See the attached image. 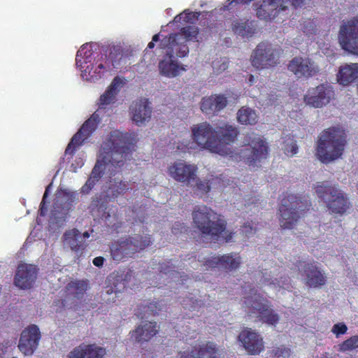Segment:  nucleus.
<instances>
[{"instance_id":"1","label":"nucleus","mask_w":358,"mask_h":358,"mask_svg":"<svg viewBox=\"0 0 358 358\" xmlns=\"http://www.w3.org/2000/svg\"><path fill=\"white\" fill-rule=\"evenodd\" d=\"M136 141L137 135L134 132L113 130L106 136L101 145L97 162L90 178L83 186L82 192L88 193L101 176L110 177L117 173Z\"/></svg>"},{"instance_id":"2","label":"nucleus","mask_w":358,"mask_h":358,"mask_svg":"<svg viewBox=\"0 0 358 358\" xmlns=\"http://www.w3.org/2000/svg\"><path fill=\"white\" fill-rule=\"evenodd\" d=\"M187 41H199V29L196 27H186L178 34H171L163 38L159 43L160 48L165 50L166 56L159 62V73L166 78H174L185 71L174 56L185 57L189 54Z\"/></svg>"},{"instance_id":"3","label":"nucleus","mask_w":358,"mask_h":358,"mask_svg":"<svg viewBox=\"0 0 358 358\" xmlns=\"http://www.w3.org/2000/svg\"><path fill=\"white\" fill-rule=\"evenodd\" d=\"M215 130L221 144L229 153L226 156L233 160H244L250 165L256 166L258 162L266 158L268 147L262 137L255 136L248 146L242 148L240 152H236L231 150L229 145L236 140L238 133L237 128L231 124H223L217 127Z\"/></svg>"},{"instance_id":"4","label":"nucleus","mask_w":358,"mask_h":358,"mask_svg":"<svg viewBox=\"0 0 358 358\" xmlns=\"http://www.w3.org/2000/svg\"><path fill=\"white\" fill-rule=\"evenodd\" d=\"M192 142H186L178 145L181 150H208L220 155H229L227 148L222 145L217 138V132L207 122L194 124L191 127Z\"/></svg>"},{"instance_id":"5","label":"nucleus","mask_w":358,"mask_h":358,"mask_svg":"<svg viewBox=\"0 0 358 358\" xmlns=\"http://www.w3.org/2000/svg\"><path fill=\"white\" fill-rule=\"evenodd\" d=\"M193 221L196 227L213 241H229L232 235L225 229V222L219 219L217 215L206 206H196L192 213Z\"/></svg>"},{"instance_id":"6","label":"nucleus","mask_w":358,"mask_h":358,"mask_svg":"<svg viewBox=\"0 0 358 358\" xmlns=\"http://www.w3.org/2000/svg\"><path fill=\"white\" fill-rule=\"evenodd\" d=\"M345 143L343 131L337 128L328 129L320 136L316 155L323 163L331 162L341 157Z\"/></svg>"},{"instance_id":"7","label":"nucleus","mask_w":358,"mask_h":358,"mask_svg":"<svg viewBox=\"0 0 358 358\" xmlns=\"http://www.w3.org/2000/svg\"><path fill=\"white\" fill-rule=\"evenodd\" d=\"M244 303L248 316L254 321H260L270 325H276L279 321V315L271 308L269 302L255 293L245 297Z\"/></svg>"},{"instance_id":"8","label":"nucleus","mask_w":358,"mask_h":358,"mask_svg":"<svg viewBox=\"0 0 358 358\" xmlns=\"http://www.w3.org/2000/svg\"><path fill=\"white\" fill-rule=\"evenodd\" d=\"M252 0H228L224 7L229 9L230 6L235 3H248ZM300 4L299 0H263V3L257 9V15L259 18L271 20L281 13L285 12L290 8L296 7Z\"/></svg>"},{"instance_id":"9","label":"nucleus","mask_w":358,"mask_h":358,"mask_svg":"<svg viewBox=\"0 0 358 358\" xmlns=\"http://www.w3.org/2000/svg\"><path fill=\"white\" fill-rule=\"evenodd\" d=\"M78 194L69 189L60 188L55 199L50 218V227L56 229L66 221L72 203L77 199Z\"/></svg>"},{"instance_id":"10","label":"nucleus","mask_w":358,"mask_h":358,"mask_svg":"<svg viewBox=\"0 0 358 358\" xmlns=\"http://www.w3.org/2000/svg\"><path fill=\"white\" fill-rule=\"evenodd\" d=\"M315 188L317 196L327 203L332 213L343 215L350 209L347 197L338 188L329 186L326 182H319Z\"/></svg>"},{"instance_id":"11","label":"nucleus","mask_w":358,"mask_h":358,"mask_svg":"<svg viewBox=\"0 0 358 358\" xmlns=\"http://www.w3.org/2000/svg\"><path fill=\"white\" fill-rule=\"evenodd\" d=\"M338 41L344 51L358 55V15L341 25Z\"/></svg>"},{"instance_id":"12","label":"nucleus","mask_w":358,"mask_h":358,"mask_svg":"<svg viewBox=\"0 0 358 358\" xmlns=\"http://www.w3.org/2000/svg\"><path fill=\"white\" fill-rule=\"evenodd\" d=\"M280 50L268 43H259L251 55V64L257 69L272 67L279 63Z\"/></svg>"},{"instance_id":"13","label":"nucleus","mask_w":358,"mask_h":358,"mask_svg":"<svg viewBox=\"0 0 358 358\" xmlns=\"http://www.w3.org/2000/svg\"><path fill=\"white\" fill-rule=\"evenodd\" d=\"M150 237H145L143 240L136 236L114 244L110 250L113 259L120 261L124 258L130 257L136 252L144 249L151 243Z\"/></svg>"},{"instance_id":"14","label":"nucleus","mask_w":358,"mask_h":358,"mask_svg":"<svg viewBox=\"0 0 358 358\" xmlns=\"http://www.w3.org/2000/svg\"><path fill=\"white\" fill-rule=\"evenodd\" d=\"M197 173L196 164L184 160H177L167 167V173L171 179L187 185H192L196 180Z\"/></svg>"},{"instance_id":"15","label":"nucleus","mask_w":358,"mask_h":358,"mask_svg":"<svg viewBox=\"0 0 358 358\" xmlns=\"http://www.w3.org/2000/svg\"><path fill=\"white\" fill-rule=\"evenodd\" d=\"M301 208L297 198L294 195H288L280 201L279 208L280 224L283 229H292L299 217L298 209Z\"/></svg>"},{"instance_id":"16","label":"nucleus","mask_w":358,"mask_h":358,"mask_svg":"<svg viewBox=\"0 0 358 358\" xmlns=\"http://www.w3.org/2000/svg\"><path fill=\"white\" fill-rule=\"evenodd\" d=\"M99 123L100 117L97 110L83 123L79 131L72 137L65 150V156L73 154L92 134Z\"/></svg>"},{"instance_id":"17","label":"nucleus","mask_w":358,"mask_h":358,"mask_svg":"<svg viewBox=\"0 0 358 358\" xmlns=\"http://www.w3.org/2000/svg\"><path fill=\"white\" fill-rule=\"evenodd\" d=\"M229 182L230 180L225 176L217 177L209 174L204 179L196 177V180L189 185L193 188L196 194L203 196L213 189L223 191L229 185Z\"/></svg>"},{"instance_id":"18","label":"nucleus","mask_w":358,"mask_h":358,"mask_svg":"<svg viewBox=\"0 0 358 358\" xmlns=\"http://www.w3.org/2000/svg\"><path fill=\"white\" fill-rule=\"evenodd\" d=\"M333 96L332 87L323 84L308 89L303 99L306 105L313 108H322L329 103Z\"/></svg>"},{"instance_id":"19","label":"nucleus","mask_w":358,"mask_h":358,"mask_svg":"<svg viewBox=\"0 0 358 358\" xmlns=\"http://www.w3.org/2000/svg\"><path fill=\"white\" fill-rule=\"evenodd\" d=\"M288 69L299 78L313 77L320 71L317 64L306 57L293 58L288 64Z\"/></svg>"},{"instance_id":"20","label":"nucleus","mask_w":358,"mask_h":358,"mask_svg":"<svg viewBox=\"0 0 358 358\" xmlns=\"http://www.w3.org/2000/svg\"><path fill=\"white\" fill-rule=\"evenodd\" d=\"M37 268L32 264H20L16 269L14 284L21 289H31L37 278Z\"/></svg>"},{"instance_id":"21","label":"nucleus","mask_w":358,"mask_h":358,"mask_svg":"<svg viewBox=\"0 0 358 358\" xmlns=\"http://www.w3.org/2000/svg\"><path fill=\"white\" fill-rule=\"evenodd\" d=\"M238 341L250 355H259L264 350L263 338L255 330L243 329L239 334Z\"/></svg>"},{"instance_id":"22","label":"nucleus","mask_w":358,"mask_h":358,"mask_svg":"<svg viewBox=\"0 0 358 358\" xmlns=\"http://www.w3.org/2000/svg\"><path fill=\"white\" fill-rule=\"evenodd\" d=\"M132 121L139 127L144 126L152 117V106L147 99L134 101L129 108Z\"/></svg>"},{"instance_id":"23","label":"nucleus","mask_w":358,"mask_h":358,"mask_svg":"<svg viewBox=\"0 0 358 358\" xmlns=\"http://www.w3.org/2000/svg\"><path fill=\"white\" fill-rule=\"evenodd\" d=\"M110 68V64L106 57L101 56L93 63L85 65L84 68L80 70L83 80L95 82L101 78L104 73L109 71Z\"/></svg>"},{"instance_id":"24","label":"nucleus","mask_w":358,"mask_h":358,"mask_svg":"<svg viewBox=\"0 0 358 358\" xmlns=\"http://www.w3.org/2000/svg\"><path fill=\"white\" fill-rule=\"evenodd\" d=\"M305 283L311 287H317L326 283V275L317 263L304 264L300 268Z\"/></svg>"},{"instance_id":"25","label":"nucleus","mask_w":358,"mask_h":358,"mask_svg":"<svg viewBox=\"0 0 358 358\" xmlns=\"http://www.w3.org/2000/svg\"><path fill=\"white\" fill-rule=\"evenodd\" d=\"M41 338L39 329L36 325L26 328L22 333L18 348L25 355H31L36 349Z\"/></svg>"},{"instance_id":"26","label":"nucleus","mask_w":358,"mask_h":358,"mask_svg":"<svg viewBox=\"0 0 358 358\" xmlns=\"http://www.w3.org/2000/svg\"><path fill=\"white\" fill-rule=\"evenodd\" d=\"M106 351L96 344L82 343L74 348L68 355L69 358H103Z\"/></svg>"},{"instance_id":"27","label":"nucleus","mask_w":358,"mask_h":358,"mask_svg":"<svg viewBox=\"0 0 358 358\" xmlns=\"http://www.w3.org/2000/svg\"><path fill=\"white\" fill-rule=\"evenodd\" d=\"M227 98L224 94H212L201 99L200 108L203 113L213 115L223 110L227 105Z\"/></svg>"},{"instance_id":"28","label":"nucleus","mask_w":358,"mask_h":358,"mask_svg":"<svg viewBox=\"0 0 358 358\" xmlns=\"http://www.w3.org/2000/svg\"><path fill=\"white\" fill-rule=\"evenodd\" d=\"M124 84L125 80L123 78L115 77L106 90L100 96L98 103L99 108L103 109L115 103L117 101V94Z\"/></svg>"},{"instance_id":"29","label":"nucleus","mask_w":358,"mask_h":358,"mask_svg":"<svg viewBox=\"0 0 358 358\" xmlns=\"http://www.w3.org/2000/svg\"><path fill=\"white\" fill-rule=\"evenodd\" d=\"M209 266H219L229 271L236 270L241 264V257L238 253H230L222 256H213L208 260Z\"/></svg>"},{"instance_id":"30","label":"nucleus","mask_w":358,"mask_h":358,"mask_svg":"<svg viewBox=\"0 0 358 358\" xmlns=\"http://www.w3.org/2000/svg\"><path fill=\"white\" fill-rule=\"evenodd\" d=\"M336 80L339 85L344 87L358 81V63L341 65L336 74Z\"/></svg>"},{"instance_id":"31","label":"nucleus","mask_w":358,"mask_h":358,"mask_svg":"<svg viewBox=\"0 0 358 358\" xmlns=\"http://www.w3.org/2000/svg\"><path fill=\"white\" fill-rule=\"evenodd\" d=\"M178 358H220V353L213 343L208 342L199 345L198 350L194 352H183Z\"/></svg>"},{"instance_id":"32","label":"nucleus","mask_w":358,"mask_h":358,"mask_svg":"<svg viewBox=\"0 0 358 358\" xmlns=\"http://www.w3.org/2000/svg\"><path fill=\"white\" fill-rule=\"evenodd\" d=\"M157 331L155 322H144L131 333V338L139 343L147 341L154 336Z\"/></svg>"},{"instance_id":"33","label":"nucleus","mask_w":358,"mask_h":358,"mask_svg":"<svg viewBox=\"0 0 358 358\" xmlns=\"http://www.w3.org/2000/svg\"><path fill=\"white\" fill-rule=\"evenodd\" d=\"M97 45L93 43H87L80 46L76 57V64L79 69H82L85 65L91 63L94 50Z\"/></svg>"},{"instance_id":"34","label":"nucleus","mask_w":358,"mask_h":358,"mask_svg":"<svg viewBox=\"0 0 358 358\" xmlns=\"http://www.w3.org/2000/svg\"><path fill=\"white\" fill-rule=\"evenodd\" d=\"M262 282L270 286L275 290L280 291V289H289L290 288L289 278L280 276L279 278L265 273L262 278Z\"/></svg>"},{"instance_id":"35","label":"nucleus","mask_w":358,"mask_h":358,"mask_svg":"<svg viewBox=\"0 0 358 358\" xmlns=\"http://www.w3.org/2000/svg\"><path fill=\"white\" fill-rule=\"evenodd\" d=\"M258 115L255 110L243 106L237 112L238 122L242 124L253 125L258 122Z\"/></svg>"},{"instance_id":"36","label":"nucleus","mask_w":358,"mask_h":358,"mask_svg":"<svg viewBox=\"0 0 358 358\" xmlns=\"http://www.w3.org/2000/svg\"><path fill=\"white\" fill-rule=\"evenodd\" d=\"M82 241L80 233L76 229L68 230L64 234V245L76 250Z\"/></svg>"},{"instance_id":"37","label":"nucleus","mask_w":358,"mask_h":358,"mask_svg":"<svg viewBox=\"0 0 358 358\" xmlns=\"http://www.w3.org/2000/svg\"><path fill=\"white\" fill-rule=\"evenodd\" d=\"M199 15L200 13L191 12L189 10L187 9L185 10L182 13L176 15L173 20L170 22L169 24H194L197 21Z\"/></svg>"},{"instance_id":"38","label":"nucleus","mask_w":358,"mask_h":358,"mask_svg":"<svg viewBox=\"0 0 358 358\" xmlns=\"http://www.w3.org/2000/svg\"><path fill=\"white\" fill-rule=\"evenodd\" d=\"M282 150L288 157H292L298 152V147L296 141L292 137H286L283 141Z\"/></svg>"},{"instance_id":"39","label":"nucleus","mask_w":358,"mask_h":358,"mask_svg":"<svg viewBox=\"0 0 358 358\" xmlns=\"http://www.w3.org/2000/svg\"><path fill=\"white\" fill-rule=\"evenodd\" d=\"M229 66V60L225 57L215 59L213 62V73L220 75L223 73Z\"/></svg>"},{"instance_id":"40","label":"nucleus","mask_w":358,"mask_h":358,"mask_svg":"<svg viewBox=\"0 0 358 358\" xmlns=\"http://www.w3.org/2000/svg\"><path fill=\"white\" fill-rule=\"evenodd\" d=\"M127 185L125 182L122 180H114L113 184L110 185L109 187V189L112 193V195L114 196H117V195L124 193L127 190Z\"/></svg>"},{"instance_id":"41","label":"nucleus","mask_w":358,"mask_h":358,"mask_svg":"<svg viewBox=\"0 0 358 358\" xmlns=\"http://www.w3.org/2000/svg\"><path fill=\"white\" fill-rule=\"evenodd\" d=\"M278 100V96L274 94H271L266 97L264 94H261L259 96V103L262 106L267 107L269 106L275 105Z\"/></svg>"},{"instance_id":"42","label":"nucleus","mask_w":358,"mask_h":358,"mask_svg":"<svg viewBox=\"0 0 358 358\" xmlns=\"http://www.w3.org/2000/svg\"><path fill=\"white\" fill-rule=\"evenodd\" d=\"M358 348V336H352L344 341L341 345V350L343 351Z\"/></svg>"},{"instance_id":"43","label":"nucleus","mask_w":358,"mask_h":358,"mask_svg":"<svg viewBox=\"0 0 358 358\" xmlns=\"http://www.w3.org/2000/svg\"><path fill=\"white\" fill-rule=\"evenodd\" d=\"M347 331L348 327L343 322L335 324L331 328V332L336 336V338H338L341 335L345 334Z\"/></svg>"},{"instance_id":"44","label":"nucleus","mask_w":358,"mask_h":358,"mask_svg":"<svg viewBox=\"0 0 358 358\" xmlns=\"http://www.w3.org/2000/svg\"><path fill=\"white\" fill-rule=\"evenodd\" d=\"M84 158L85 155L83 153L76 157L75 159L71 165V171L73 172H76L78 169L81 168L84 164Z\"/></svg>"},{"instance_id":"45","label":"nucleus","mask_w":358,"mask_h":358,"mask_svg":"<svg viewBox=\"0 0 358 358\" xmlns=\"http://www.w3.org/2000/svg\"><path fill=\"white\" fill-rule=\"evenodd\" d=\"M122 52L120 48L115 49V52L110 53V59L113 67H117L119 64V60L122 58Z\"/></svg>"},{"instance_id":"46","label":"nucleus","mask_w":358,"mask_h":358,"mask_svg":"<svg viewBox=\"0 0 358 358\" xmlns=\"http://www.w3.org/2000/svg\"><path fill=\"white\" fill-rule=\"evenodd\" d=\"M69 286H70V287H76L78 291L76 292V294L77 295L83 294V292L86 289V287H87L85 282H72V283L69 284Z\"/></svg>"},{"instance_id":"47","label":"nucleus","mask_w":358,"mask_h":358,"mask_svg":"<svg viewBox=\"0 0 358 358\" xmlns=\"http://www.w3.org/2000/svg\"><path fill=\"white\" fill-rule=\"evenodd\" d=\"M50 189H51V185H48L46 187L45 192L44 193L43 198V200L41 203V208H40L41 215H44L45 213V199H46V197H47L49 191L50 190Z\"/></svg>"},{"instance_id":"48","label":"nucleus","mask_w":358,"mask_h":358,"mask_svg":"<svg viewBox=\"0 0 358 358\" xmlns=\"http://www.w3.org/2000/svg\"><path fill=\"white\" fill-rule=\"evenodd\" d=\"M159 41V34H155L153 36L152 41L148 45V48L152 49L155 47V43Z\"/></svg>"},{"instance_id":"49","label":"nucleus","mask_w":358,"mask_h":358,"mask_svg":"<svg viewBox=\"0 0 358 358\" xmlns=\"http://www.w3.org/2000/svg\"><path fill=\"white\" fill-rule=\"evenodd\" d=\"M103 261H104V259L101 257H97L96 258L94 259L93 260V264L96 266H101L103 264Z\"/></svg>"},{"instance_id":"50","label":"nucleus","mask_w":358,"mask_h":358,"mask_svg":"<svg viewBox=\"0 0 358 358\" xmlns=\"http://www.w3.org/2000/svg\"><path fill=\"white\" fill-rule=\"evenodd\" d=\"M252 228L250 227V225H245L243 227V231L246 234H248L247 236H249L250 234L252 233Z\"/></svg>"},{"instance_id":"51","label":"nucleus","mask_w":358,"mask_h":358,"mask_svg":"<svg viewBox=\"0 0 358 358\" xmlns=\"http://www.w3.org/2000/svg\"><path fill=\"white\" fill-rule=\"evenodd\" d=\"M248 83L250 85H252L255 83V77L252 75H250L248 78Z\"/></svg>"},{"instance_id":"52","label":"nucleus","mask_w":358,"mask_h":358,"mask_svg":"<svg viewBox=\"0 0 358 358\" xmlns=\"http://www.w3.org/2000/svg\"><path fill=\"white\" fill-rule=\"evenodd\" d=\"M234 31H235L236 33H238V34H243L242 33V31H241V29H239V27H238L235 26V27H234Z\"/></svg>"},{"instance_id":"53","label":"nucleus","mask_w":358,"mask_h":358,"mask_svg":"<svg viewBox=\"0 0 358 358\" xmlns=\"http://www.w3.org/2000/svg\"><path fill=\"white\" fill-rule=\"evenodd\" d=\"M107 294H111L113 292H115V291H113L112 288H109L106 290Z\"/></svg>"},{"instance_id":"54","label":"nucleus","mask_w":358,"mask_h":358,"mask_svg":"<svg viewBox=\"0 0 358 358\" xmlns=\"http://www.w3.org/2000/svg\"><path fill=\"white\" fill-rule=\"evenodd\" d=\"M83 236L84 238H88L90 236L88 232H85L83 234Z\"/></svg>"},{"instance_id":"55","label":"nucleus","mask_w":358,"mask_h":358,"mask_svg":"<svg viewBox=\"0 0 358 358\" xmlns=\"http://www.w3.org/2000/svg\"><path fill=\"white\" fill-rule=\"evenodd\" d=\"M110 182L112 183L111 185L113 184V182L112 180H110Z\"/></svg>"},{"instance_id":"56","label":"nucleus","mask_w":358,"mask_h":358,"mask_svg":"<svg viewBox=\"0 0 358 358\" xmlns=\"http://www.w3.org/2000/svg\"><path fill=\"white\" fill-rule=\"evenodd\" d=\"M110 182L112 183L111 185L113 184V182L112 180H110Z\"/></svg>"}]
</instances>
